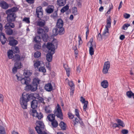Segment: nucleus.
<instances>
[{"instance_id": "nucleus-1", "label": "nucleus", "mask_w": 134, "mask_h": 134, "mask_svg": "<svg viewBox=\"0 0 134 134\" xmlns=\"http://www.w3.org/2000/svg\"><path fill=\"white\" fill-rule=\"evenodd\" d=\"M32 74V72L30 71L25 70L24 73V75L25 76L24 78H22L21 77H19L17 75H16L18 80L20 81L23 84L26 85L25 88L26 91H36L38 85L39 84L40 81V80L38 78H35L33 80L32 85H29L30 82L29 77Z\"/></svg>"}, {"instance_id": "nucleus-2", "label": "nucleus", "mask_w": 134, "mask_h": 134, "mask_svg": "<svg viewBox=\"0 0 134 134\" xmlns=\"http://www.w3.org/2000/svg\"><path fill=\"white\" fill-rule=\"evenodd\" d=\"M36 96H39L38 94L37 93H31L29 94H26L24 95L22 94V97L20 98V101L22 108L23 109L27 108V102L30 100L36 98Z\"/></svg>"}, {"instance_id": "nucleus-3", "label": "nucleus", "mask_w": 134, "mask_h": 134, "mask_svg": "<svg viewBox=\"0 0 134 134\" xmlns=\"http://www.w3.org/2000/svg\"><path fill=\"white\" fill-rule=\"evenodd\" d=\"M46 47L49 51L46 55V60L48 62H51L52 60V55L55 53V46L52 43H48Z\"/></svg>"}, {"instance_id": "nucleus-4", "label": "nucleus", "mask_w": 134, "mask_h": 134, "mask_svg": "<svg viewBox=\"0 0 134 134\" xmlns=\"http://www.w3.org/2000/svg\"><path fill=\"white\" fill-rule=\"evenodd\" d=\"M43 29L39 28L37 30V32L38 34H39L40 36L42 37V39L44 42L47 41L48 38V35L46 33L48 32L49 28L47 26H44L43 27Z\"/></svg>"}, {"instance_id": "nucleus-5", "label": "nucleus", "mask_w": 134, "mask_h": 134, "mask_svg": "<svg viewBox=\"0 0 134 134\" xmlns=\"http://www.w3.org/2000/svg\"><path fill=\"white\" fill-rule=\"evenodd\" d=\"M54 113L55 116H56L57 118L61 120L63 119V114L60 106L58 104L57 108L54 111Z\"/></svg>"}, {"instance_id": "nucleus-6", "label": "nucleus", "mask_w": 134, "mask_h": 134, "mask_svg": "<svg viewBox=\"0 0 134 134\" xmlns=\"http://www.w3.org/2000/svg\"><path fill=\"white\" fill-rule=\"evenodd\" d=\"M3 29L2 26V24L0 23V41L3 44H5L7 40V38L5 37L4 33L2 32Z\"/></svg>"}, {"instance_id": "nucleus-7", "label": "nucleus", "mask_w": 134, "mask_h": 134, "mask_svg": "<svg viewBox=\"0 0 134 134\" xmlns=\"http://www.w3.org/2000/svg\"><path fill=\"white\" fill-rule=\"evenodd\" d=\"M7 15V20L8 22H14L15 20L16 14L15 13H10L6 12Z\"/></svg>"}, {"instance_id": "nucleus-8", "label": "nucleus", "mask_w": 134, "mask_h": 134, "mask_svg": "<svg viewBox=\"0 0 134 134\" xmlns=\"http://www.w3.org/2000/svg\"><path fill=\"white\" fill-rule=\"evenodd\" d=\"M36 14L37 17L39 18H41L43 15V10L41 6L37 7L36 9Z\"/></svg>"}, {"instance_id": "nucleus-9", "label": "nucleus", "mask_w": 134, "mask_h": 134, "mask_svg": "<svg viewBox=\"0 0 134 134\" xmlns=\"http://www.w3.org/2000/svg\"><path fill=\"white\" fill-rule=\"evenodd\" d=\"M11 40L9 41V44L10 46H14L18 44V41L13 38V37H10Z\"/></svg>"}, {"instance_id": "nucleus-10", "label": "nucleus", "mask_w": 134, "mask_h": 134, "mask_svg": "<svg viewBox=\"0 0 134 134\" xmlns=\"http://www.w3.org/2000/svg\"><path fill=\"white\" fill-rule=\"evenodd\" d=\"M13 22H8L4 26L5 29L7 28H13L15 27V24L13 23Z\"/></svg>"}, {"instance_id": "nucleus-11", "label": "nucleus", "mask_w": 134, "mask_h": 134, "mask_svg": "<svg viewBox=\"0 0 134 134\" xmlns=\"http://www.w3.org/2000/svg\"><path fill=\"white\" fill-rule=\"evenodd\" d=\"M63 24L64 23L63 20L61 19H59L57 20L56 26L57 28L62 27Z\"/></svg>"}, {"instance_id": "nucleus-12", "label": "nucleus", "mask_w": 134, "mask_h": 134, "mask_svg": "<svg viewBox=\"0 0 134 134\" xmlns=\"http://www.w3.org/2000/svg\"><path fill=\"white\" fill-rule=\"evenodd\" d=\"M107 24L105 26V28L109 29L111 27V21L110 16H109L107 19Z\"/></svg>"}, {"instance_id": "nucleus-13", "label": "nucleus", "mask_w": 134, "mask_h": 134, "mask_svg": "<svg viewBox=\"0 0 134 134\" xmlns=\"http://www.w3.org/2000/svg\"><path fill=\"white\" fill-rule=\"evenodd\" d=\"M38 104V102L36 100H33L31 102V107L33 109H35L37 108Z\"/></svg>"}, {"instance_id": "nucleus-14", "label": "nucleus", "mask_w": 134, "mask_h": 134, "mask_svg": "<svg viewBox=\"0 0 134 134\" xmlns=\"http://www.w3.org/2000/svg\"><path fill=\"white\" fill-rule=\"evenodd\" d=\"M23 58V56L20 57L18 54H15L13 58V60L14 61H21Z\"/></svg>"}, {"instance_id": "nucleus-15", "label": "nucleus", "mask_w": 134, "mask_h": 134, "mask_svg": "<svg viewBox=\"0 0 134 134\" xmlns=\"http://www.w3.org/2000/svg\"><path fill=\"white\" fill-rule=\"evenodd\" d=\"M44 88L46 91L49 92L52 90L53 87L51 83H48L45 85Z\"/></svg>"}, {"instance_id": "nucleus-16", "label": "nucleus", "mask_w": 134, "mask_h": 134, "mask_svg": "<svg viewBox=\"0 0 134 134\" xmlns=\"http://www.w3.org/2000/svg\"><path fill=\"white\" fill-rule=\"evenodd\" d=\"M46 24L44 20L40 19L38 20L37 23V25L40 27H42L44 26Z\"/></svg>"}, {"instance_id": "nucleus-17", "label": "nucleus", "mask_w": 134, "mask_h": 134, "mask_svg": "<svg viewBox=\"0 0 134 134\" xmlns=\"http://www.w3.org/2000/svg\"><path fill=\"white\" fill-rule=\"evenodd\" d=\"M37 123L38 125L36 127H38L39 128V130H42L44 129V126L42 122L39 121L37 122Z\"/></svg>"}, {"instance_id": "nucleus-18", "label": "nucleus", "mask_w": 134, "mask_h": 134, "mask_svg": "<svg viewBox=\"0 0 134 134\" xmlns=\"http://www.w3.org/2000/svg\"><path fill=\"white\" fill-rule=\"evenodd\" d=\"M18 10V8L16 7H14L7 10L6 12L9 13H15Z\"/></svg>"}, {"instance_id": "nucleus-19", "label": "nucleus", "mask_w": 134, "mask_h": 134, "mask_svg": "<svg viewBox=\"0 0 134 134\" xmlns=\"http://www.w3.org/2000/svg\"><path fill=\"white\" fill-rule=\"evenodd\" d=\"M92 41H91L90 42V47H89V53L91 55H93L94 53V51L93 48V47H96V45H95L94 46H93V45L92 44Z\"/></svg>"}, {"instance_id": "nucleus-20", "label": "nucleus", "mask_w": 134, "mask_h": 134, "mask_svg": "<svg viewBox=\"0 0 134 134\" xmlns=\"http://www.w3.org/2000/svg\"><path fill=\"white\" fill-rule=\"evenodd\" d=\"M54 10V7L53 5L49 6L46 9L47 12L48 13H51Z\"/></svg>"}, {"instance_id": "nucleus-21", "label": "nucleus", "mask_w": 134, "mask_h": 134, "mask_svg": "<svg viewBox=\"0 0 134 134\" xmlns=\"http://www.w3.org/2000/svg\"><path fill=\"white\" fill-rule=\"evenodd\" d=\"M66 0H57V5L59 6H64L66 3Z\"/></svg>"}, {"instance_id": "nucleus-22", "label": "nucleus", "mask_w": 134, "mask_h": 134, "mask_svg": "<svg viewBox=\"0 0 134 134\" xmlns=\"http://www.w3.org/2000/svg\"><path fill=\"white\" fill-rule=\"evenodd\" d=\"M38 36H36L34 38V40L35 42L37 43H39L41 40V38H42V37L38 34Z\"/></svg>"}, {"instance_id": "nucleus-23", "label": "nucleus", "mask_w": 134, "mask_h": 134, "mask_svg": "<svg viewBox=\"0 0 134 134\" xmlns=\"http://www.w3.org/2000/svg\"><path fill=\"white\" fill-rule=\"evenodd\" d=\"M0 6L2 8L4 9H7L9 7L8 4L4 1H3L1 3Z\"/></svg>"}, {"instance_id": "nucleus-24", "label": "nucleus", "mask_w": 134, "mask_h": 134, "mask_svg": "<svg viewBox=\"0 0 134 134\" xmlns=\"http://www.w3.org/2000/svg\"><path fill=\"white\" fill-rule=\"evenodd\" d=\"M14 52L12 50L9 49L7 52V56L8 58L9 59H11L13 58L14 56L13 53Z\"/></svg>"}, {"instance_id": "nucleus-25", "label": "nucleus", "mask_w": 134, "mask_h": 134, "mask_svg": "<svg viewBox=\"0 0 134 134\" xmlns=\"http://www.w3.org/2000/svg\"><path fill=\"white\" fill-rule=\"evenodd\" d=\"M101 85L102 87L106 88L108 86V83L107 80H104L101 82Z\"/></svg>"}, {"instance_id": "nucleus-26", "label": "nucleus", "mask_w": 134, "mask_h": 134, "mask_svg": "<svg viewBox=\"0 0 134 134\" xmlns=\"http://www.w3.org/2000/svg\"><path fill=\"white\" fill-rule=\"evenodd\" d=\"M127 96L129 98H132V97L134 99V93L131 91H127L126 93Z\"/></svg>"}, {"instance_id": "nucleus-27", "label": "nucleus", "mask_w": 134, "mask_h": 134, "mask_svg": "<svg viewBox=\"0 0 134 134\" xmlns=\"http://www.w3.org/2000/svg\"><path fill=\"white\" fill-rule=\"evenodd\" d=\"M42 62L41 65V67L38 69V70L40 72H45L46 71V69L44 67V64L43 63V62Z\"/></svg>"}, {"instance_id": "nucleus-28", "label": "nucleus", "mask_w": 134, "mask_h": 134, "mask_svg": "<svg viewBox=\"0 0 134 134\" xmlns=\"http://www.w3.org/2000/svg\"><path fill=\"white\" fill-rule=\"evenodd\" d=\"M59 125L62 130H66V125L63 121H61Z\"/></svg>"}, {"instance_id": "nucleus-29", "label": "nucleus", "mask_w": 134, "mask_h": 134, "mask_svg": "<svg viewBox=\"0 0 134 134\" xmlns=\"http://www.w3.org/2000/svg\"><path fill=\"white\" fill-rule=\"evenodd\" d=\"M55 115L54 114H50L47 117V118L49 121H51L55 119Z\"/></svg>"}, {"instance_id": "nucleus-30", "label": "nucleus", "mask_w": 134, "mask_h": 134, "mask_svg": "<svg viewBox=\"0 0 134 134\" xmlns=\"http://www.w3.org/2000/svg\"><path fill=\"white\" fill-rule=\"evenodd\" d=\"M34 66L35 69L37 68V69H38V66L42 64L41 63V62H40L39 61H37L35 62H34Z\"/></svg>"}, {"instance_id": "nucleus-31", "label": "nucleus", "mask_w": 134, "mask_h": 134, "mask_svg": "<svg viewBox=\"0 0 134 134\" xmlns=\"http://www.w3.org/2000/svg\"><path fill=\"white\" fill-rule=\"evenodd\" d=\"M7 29H5V32L8 35H11L13 33V30L11 28H7Z\"/></svg>"}, {"instance_id": "nucleus-32", "label": "nucleus", "mask_w": 134, "mask_h": 134, "mask_svg": "<svg viewBox=\"0 0 134 134\" xmlns=\"http://www.w3.org/2000/svg\"><path fill=\"white\" fill-rule=\"evenodd\" d=\"M116 121L117 122L119 126H122V127H124L125 126V124L120 119H117Z\"/></svg>"}, {"instance_id": "nucleus-33", "label": "nucleus", "mask_w": 134, "mask_h": 134, "mask_svg": "<svg viewBox=\"0 0 134 134\" xmlns=\"http://www.w3.org/2000/svg\"><path fill=\"white\" fill-rule=\"evenodd\" d=\"M51 121V122L52 125L53 127L56 128L58 126V123L57 120L55 119Z\"/></svg>"}, {"instance_id": "nucleus-34", "label": "nucleus", "mask_w": 134, "mask_h": 134, "mask_svg": "<svg viewBox=\"0 0 134 134\" xmlns=\"http://www.w3.org/2000/svg\"><path fill=\"white\" fill-rule=\"evenodd\" d=\"M109 29L105 28L104 30L103 34L102 35V36L105 37L108 36L109 35Z\"/></svg>"}, {"instance_id": "nucleus-35", "label": "nucleus", "mask_w": 134, "mask_h": 134, "mask_svg": "<svg viewBox=\"0 0 134 134\" xmlns=\"http://www.w3.org/2000/svg\"><path fill=\"white\" fill-rule=\"evenodd\" d=\"M44 110L45 112L47 113H50L52 111L51 109L49 106L45 107Z\"/></svg>"}, {"instance_id": "nucleus-36", "label": "nucleus", "mask_w": 134, "mask_h": 134, "mask_svg": "<svg viewBox=\"0 0 134 134\" xmlns=\"http://www.w3.org/2000/svg\"><path fill=\"white\" fill-rule=\"evenodd\" d=\"M58 30V34L60 35L63 34L64 32V29L63 27H60L59 28H57Z\"/></svg>"}, {"instance_id": "nucleus-37", "label": "nucleus", "mask_w": 134, "mask_h": 134, "mask_svg": "<svg viewBox=\"0 0 134 134\" xmlns=\"http://www.w3.org/2000/svg\"><path fill=\"white\" fill-rule=\"evenodd\" d=\"M14 66L18 69L21 68L22 67L21 63L20 62H16L14 64Z\"/></svg>"}, {"instance_id": "nucleus-38", "label": "nucleus", "mask_w": 134, "mask_h": 134, "mask_svg": "<svg viewBox=\"0 0 134 134\" xmlns=\"http://www.w3.org/2000/svg\"><path fill=\"white\" fill-rule=\"evenodd\" d=\"M69 9V6L68 5H66L61 10V12L62 13H64L66 11Z\"/></svg>"}, {"instance_id": "nucleus-39", "label": "nucleus", "mask_w": 134, "mask_h": 134, "mask_svg": "<svg viewBox=\"0 0 134 134\" xmlns=\"http://www.w3.org/2000/svg\"><path fill=\"white\" fill-rule=\"evenodd\" d=\"M12 50L14 52V53H17L19 52V48L17 46L14 47H12Z\"/></svg>"}, {"instance_id": "nucleus-40", "label": "nucleus", "mask_w": 134, "mask_h": 134, "mask_svg": "<svg viewBox=\"0 0 134 134\" xmlns=\"http://www.w3.org/2000/svg\"><path fill=\"white\" fill-rule=\"evenodd\" d=\"M110 66V62L109 61L105 62L104 64L103 67H104L107 69H109Z\"/></svg>"}, {"instance_id": "nucleus-41", "label": "nucleus", "mask_w": 134, "mask_h": 134, "mask_svg": "<svg viewBox=\"0 0 134 134\" xmlns=\"http://www.w3.org/2000/svg\"><path fill=\"white\" fill-rule=\"evenodd\" d=\"M35 129H36V131H37V133L38 134H47L46 133V132H43L42 131V130H39L38 129H39V128L38 127H35Z\"/></svg>"}, {"instance_id": "nucleus-42", "label": "nucleus", "mask_w": 134, "mask_h": 134, "mask_svg": "<svg viewBox=\"0 0 134 134\" xmlns=\"http://www.w3.org/2000/svg\"><path fill=\"white\" fill-rule=\"evenodd\" d=\"M0 133L1 134H6L4 128L0 126Z\"/></svg>"}, {"instance_id": "nucleus-43", "label": "nucleus", "mask_w": 134, "mask_h": 134, "mask_svg": "<svg viewBox=\"0 0 134 134\" xmlns=\"http://www.w3.org/2000/svg\"><path fill=\"white\" fill-rule=\"evenodd\" d=\"M41 55V52L38 51H37L35 52L34 54V56L36 58H38L40 57Z\"/></svg>"}, {"instance_id": "nucleus-44", "label": "nucleus", "mask_w": 134, "mask_h": 134, "mask_svg": "<svg viewBox=\"0 0 134 134\" xmlns=\"http://www.w3.org/2000/svg\"><path fill=\"white\" fill-rule=\"evenodd\" d=\"M130 25L129 24H125L122 27V29L126 30L127 29L128 27L130 26Z\"/></svg>"}, {"instance_id": "nucleus-45", "label": "nucleus", "mask_w": 134, "mask_h": 134, "mask_svg": "<svg viewBox=\"0 0 134 134\" xmlns=\"http://www.w3.org/2000/svg\"><path fill=\"white\" fill-rule=\"evenodd\" d=\"M30 111L32 112L31 114L34 117H35L36 115L38 113L37 110L35 109L31 110Z\"/></svg>"}, {"instance_id": "nucleus-46", "label": "nucleus", "mask_w": 134, "mask_h": 134, "mask_svg": "<svg viewBox=\"0 0 134 134\" xmlns=\"http://www.w3.org/2000/svg\"><path fill=\"white\" fill-rule=\"evenodd\" d=\"M58 28L57 27L55 28H54L53 30V35L54 36H56L58 34Z\"/></svg>"}, {"instance_id": "nucleus-47", "label": "nucleus", "mask_w": 134, "mask_h": 134, "mask_svg": "<svg viewBox=\"0 0 134 134\" xmlns=\"http://www.w3.org/2000/svg\"><path fill=\"white\" fill-rule=\"evenodd\" d=\"M35 117H37L38 119L40 120L43 117V116L42 113H38L37 115H36Z\"/></svg>"}, {"instance_id": "nucleus-48", "label": "nucleus", "mask_w": 134, "mask_h": 134, "mask_svg": "<svg viewBox=\"0 0 134 134\" xmlns=\"http://www.w3.org/2000/svg\"><path fill=\"white\" fill-rule=\"evenodd\" d=\"M75 115L79 119L80 118H81L79 115V110L77 109H75Z\"/></svg>"}, {"instance_id": "nucleus-49", "label": "nucleus", "mask_w": 134, "mask_h": 134, "mask_svg": "<svg viewBox=\"0 0 134 134\" xmlns=\"http://www.w3.org/2000/svg\"><path fill=\"white\" fill-rule=\"evenodd\" d=\"M66 71V74L69 77L70 76V68H64Z\"/></svg>"}, {"instance_id": "nucleus-50", "label": "nucleus", "mask_w": 134, "mask_h": 134, "mask_svg": "<svg viewBox=\"0 0 134 134\" xmlns=\"http://www.w3.org/2000/svg\"><path fill=\"white\" fill-rule=\"evenodd\" d=\"M37 97V98L38 99L39 102L40 103H41L44 104L45 103L44 102V99L43 98L41 97H39V96L38 97Z\"/></svg>"}, {"instance_id": "nucleus-51", "label": "nucleus", "mask_w": 134, "mask_h": 134, "mask_svg": "<svg viewBox=\"0 0 134 134\" xmlns=\"http://www.w3.org/2000/svg\"><path fill=\"white\" fill-rule=\"evenodd\" d=\"M79 119V123L80 124L81 126L83 128V127H85V125L83 123L82 120V119L80 118V119Z\"/></svg>"}, {"instance_id": "nucleus-52", "label": "nucleus", "mask_w": 134, "mask_h": 134, "mask_svg": "<svg viewBox=\"0 0 134 134\" xmlns=\"http://www.w3.org/2000/svg\"><path fill=\"white\" fill-rule=\"evenodd\" d=\"M88 103V101H86L85 103H83L84 104L83 106V110L84 111H86V108L87 107V104Z\"/></svg>"}, {"instance_id": "nucleus-53", "label": "nucleus", "mask_w": 134, "mask_h": 134, "mask_svg": "<svg viewBox=\"0 0 134 134\" xmlns=\"http://www.w3.org/2000/svg\"><path fill=\"white\" fill-rule=\"evenodd\" d=\"M109 69H108L107 68L106 69V68L103 67V69L102 70V72L103 74H106L108 73V70Z\"/></svg>"}, {"instance_id": "nucleus-54", "label": "nucleus", "mask_w": 134, "mask_h": 134, "mask_svg": "<svg viewBox=\"0 0 134 134\" xmlns=\"http://www.w3.org/2000/svg\"><path fill=\"white\" fill-rule=\"evenodd\" d=\"M23 21H24L26 23H30L29 18H25L23 19Z\"/></svg>"}, {"instance_id": "nucleus-55", "label": "nucleus", "mask_w": 134, "mask_h": 134, "mask_svg": "<svg viewBox=\"0 0 134 134\" xmlns=\"http://www.w3.org/2000/svg\"><path fill=\"white\" fill-rule=\"evenodd\" d=\"M80 101L82 103V104L85 103L87 101L85 100L84 98L83 97L81 96L80 97Z\"/></svg>"}, {"instance_id": "nucleus-56", "label": "nucleus", "mask_w": 134, "mask_h": 134, "mask_svg": "<svg viewBox=\"0 0 134 134\" xmlns=\"http://www.w3.org/2000/svg\"><path fill=\"white\" fill-rule=\"evenodd\" d=\"M68 84L69 85L70 87L71 88H72V87H75V85L72 81L69 82L68 83Z\"/></svg>"}, {"instance_id": "nucleus-57", "label": "nucleus", "mask_w": 134, "mask_h": 134, "mask_svg": "<svg viewBox=\"0 0 134 134\" xmlns=\"http://www.w3.org/2000/svg\"><path fill=\"white\" fill-rule=\"evenodd\" d=\"M73 13L75 15L77 13V9L76 7H73Z\"/></svg>"}, {"instance_id": "nucleus-58", "label": "nucleus", "mask_w": 134, "mask_h": 134, "mask_svg": "<svg viewBox=\"0 0 134 134\" xmlns=\"http://www.w3.org/2000/svg\"><path fill=\"white\" fill-rule=\"evenodd\" d=\"M18 69L16 67L14 66V67L12 69V72L14 73H15L17 71V70Z\"/></svg>"}, {"instance_id": "nucleus-59", "label": "nucleus", "mask_w": 134, "mask_h": 134, "mask_svg": "<svg viewBox=\"0 0 134 134\" xmlns=\"http://www.w3.org/2000/svg\"><path fill=\"white\" fill-rule=\"evenodd\" d=\"M121 132L123 134H127L128 133V131L127 130L123 129L122 130Z\"/></svg>"}, {"instance_id": "nucleus-60", "label": "nucleus", "mask_w": 134, "mask_h": 134, "mask_svg": "<svg viewBox=\"0 0 134 134\" xmlns=\"http://www.w3.org/2000/svg\"><path fill=\"white\" fill-rule=\"evenodd\" d=\"M68 117L70 119H72L74 118V115L71 113H68Z\"/></svg>"}, {"instance_id": "nucleus-61", "label": "nucleus", "mask_w": 134, "mask_h": 134, "mask_svg": "<svg viewBox=\"0 0 134 134\" xmlns=\"http://www.w3.org/2000/svg\"><path fill=\"white\" fill-rule=\"evenodd\" d=\"M52 16L53 18H55L58 16V14L57 12L56 11H55L54 13L52 15Z\"/></svg>"}, {"instance_id": "nucleus-62", "label": "nucleus", "mask_w": 134, "mask_h": 134, "mask_svg": "<svg viewBox=\"0 0 134 134\" xmlns=\"http://www.w3.org/2000/svg\"><path fill=\"white\" fill-rule=\"evenodd\" d=\"M124 17L125 19L129 18L130 17V15L129 14L125 13L124 14Z\"/></svg>"}, {"instance_id": "nucleus-63", "label": "nucleus", "mask_w": 134, "mask_h": 134, "mask_svg": "<svg viewBox=\"0 0 134 134\" xmlns=\"http://www.w3.org/2000/svg\"><path fill=\"white\" fill-rule=\"evenodd\" d=\"M79 119L78 118H76L75 120V122L74 123V125H75L76 124L79 123Z\"/></svg>"}, {"instance_id": "nucleus-64", "label": "nucleus", "mask_w": 134, "mask_h": 134, "mask_svg": "<svg viewBox=\"0 0 134 134\" xmlns=\"http://www.w3.org/2000/svg\"><path fill=\"white\" fill-rule=\"evenodd\" d=\"M26 1L28 3L33 4L34 2V0H26Z\"/></svg>"}]
</instances>
